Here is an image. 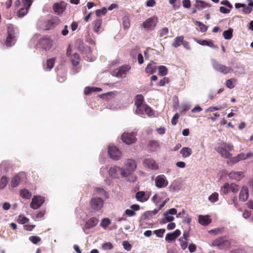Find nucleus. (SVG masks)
I'll use <instances>...</instances> for the list:
<instances>
[{
  "label": "nucleus",
  "instance_id": "f257e3e1",
  "mask_svg": "<svg viewBox=\"0 0 253 253\" xmlns=\"http://www.w3.org/2000/svg\"><path fill=\"white\" fill-rule=\"evenodd\" d=\"M234 147L230 143H223L220 146L215 147L214 149L224 158H230L232 156L230 153L233 150Z\"/></svg>",
  "mask_w": 253,
  "mask_h": 253
},
{
  "label": "nucleus",
  "instance_id": "f03ea898",
  "mask_svg": "<svg viewBox=\"0 0 253 253\" xmlns=\"http://www.w3.org/2000/svg\"><path fill=\"white\" fill-rule=\"evenodd\" d=\"M231 243L226 236H221L213 240L212 246L216 247L219 250L228 249L230 248Z\"/></svg>",
  "mask_w": 253,
  "mask_h": 253
},
{
  "label": "nucleus",
  "instance_id": "7ed1b4c3",
  "mask_svg": "<svg viewBox=\"0 0 253 253\" xmlns=\"http://www.w3.org/2000/svg\"><path fill=\"white\" fill-rule=\"evenodd\" d=\"M7 34L8 35L5 42V44L6 46L9 47L14 44L16 41L15 29L12 26L8 27Z\"/></svg>",
  "mask_w": 253,
  "mask_h": 253
},
{
  "label": "nucleus",
  "instance_id": "20e7f679",
  "mask_svg": "<svg viewBox=\"0 0 253 253\" xmlns=\"http://www.w3.org/2000/svg\"><path fill=\"white\" fill-rule=\"evenodd\" d=\"M136 133L134 132H124L122 135V139L123 141L127 145H130L135 143L136 141Z\"/></svg>",
  "mask_w": 253,
  "mask_h": 253
},
{
  "label": "nucleus",
  "instance_id": "39448f33",
  "mask_svg": "<svg viewBox=\"0 0 253 253\" xmlns=\"http://www.w3.org/2000/svg\"><path fill=\"white\" fill-rule=\"evenodd\" d=\"M104 201L101 198L93 197L90 201V206L93 210L98 211L102 209Z\"/></svg>",
  "mask_w": 253,
  "mask_h": 253
},
{
  "label": "nucleus",
  "instance_id": "423d86ee",
  "mask_svg": "<svg viewBox=\"0 0 253 253\" xmlns=\"http://www.w3.org/2000/svg\"><path fill=\"white\" fill-rule=\"evenodd\" d=\"M108 154L110 158L114 160H118L121 156V152L115 146H109Z\"/></svg>",
  "mask_w": 253,
  "mask_h": 253
},
{
  "label": "nucleus",
  "instance_id": "0eeeda50",
  "mask_svg": "<svg viewBox=\"0 0 253 253\" xmlns=\"http://www.w3.org/2000/svg\"><path fill=\"white\" fill-rule=\"evenodd\" d=\"M213 68L217 71L224 74H227L233 71L230 67H227L225 65L215 62L213 63Z\"/></svg>",
  "mask_w": 253,
  "mask_h": 253
},
{
  "label": "nucleus",
  "instance_id": "6e6552de",
  "mask_svg": "<svg viewBox=\"0 0 253 253\" xmlns=\"http://www.w3.org/2000/svg\"><path fill=\"white\" fill-rule=\"evenodd\" d=\"M23 7L21 8L17 12V15L19 17H22L27 13L28 10L33 2L32 0H23Z\"/></svg>",
  "mask_w": 253,
  "mask_h": 253
},
{
  "label": "nucleus",
  "instance_id": "1a4fd4ad",
  "mask_svg": "<svg viewBox=\"0 0 253 253\" xmlns=\"http://www.w3.org/2000/svg\"><path fill=\"white\" fill-rule=\"evenodd\" d=\"M155 182L156 186L159 188L166 187L169 183L166 177L163 174L158 175L155 179Z\"/></svg>",
  "mask_w": 253,
  "mask_h": 253
},
{
  "label": "nucleus",
  "instance_id": "9d476101",
  "mask_svg": "<svg viewBox=\"0 0 253 253\" xmlns=\"http://www.w3.org/2000/svg\"><path fill=\"white\" fill-rule=\"evenodd\" d=\"M130 67L129 65H124L120 68L116 69L114 73L118 78H125L126 73L130 70Z\"/></svg>",
  "mask_w": 253,
  "mask_h": 253
},
{
  "label": "nucleus",
  "instance_id": "9b49d317",
  "mask_svg": "<svg viewBox=\"0 0 253 253\" xmlns=\"http://www.w3.org/2000/svg\"><path fill=\"white\" fill-rule=\"evenodd\" d=\"M144 97L141 94H138L136 95L135 99V105L136 106V112L137 114H143L141 111V108L143 106Z\"/></svg>",
  "mask_w": 253,
  "mask_h": 253
},
{
  "label": "nucleus",
  "instance_id": "f8f14e48",
  "mask_svg": "<svg viewBox=\"0 0 253 253\" xmlns=\"http://www.w3.org/2000/svg\"><path fill=\"white\" fill-rule=\"evenodd\" d=\"M44 201V198L42 196L34 197L30 204V207L33 209H37L42 206Z\"/></svg>",
  "mask_w": 253,
  "mask_h": 253
},
{
  "label": "nucleus",
  "instance_id": "ddd939ff",
  "mask_svg": "<svg viewBox=\"0 0 253 253\" xmlns=\"http://www.w3.org/2000/svg\"><path fill=\"white\" fill-rule=\"evenodd\" d=\"M60 23V20L59 18L56 16H54L50 20L45 22V29L47 30L51 29L58 25Z\"/></svg>",
  "mask_w": 253,
  "mask_h": 253
},
{
  "label": "nucleus",
  "instance_id": "4468645a",
  "mask_svg": "<svg viewBox=\"0 0 253 253\" xmlns=\"http://www.w3.org/2000/svg\"><path fill=\"white\" fill-rule=\"evenodd\" d=\"M157 22V17L156 16H152L146 20L143 23L142 26L144 28L149 29L152 27L156 26Z\"/></svg>",
  "mask_w": 253,
  "mask_h": 253
},
{
  "label": "nucleus",
  "instance_id": "2eb2a0df",
  "mask_svg": "<svg viewBox=\"0 0 253 253\" xmlns=\"http://www.w3.org/2000/svg\"><path fill=\"white\" fill-rule=\"evenodd\" d=\"M40 44L42 48L49 49L52 45V41L48 37H44L40 40Z\"/></svg>",
  "mask_w": 253,
  "mask_h": 253
},
{
  "label": "nucleus",
  "instance_id": "dca6fc26",
  "mask_svg": "<svg viewBox=\"0 0 253 253\" xmlns=\"http://www.w3.org/2000/svg\"><path fill=\"white\" fill-rule=\"evenodd\" d=\"M121 175L123 177H126V180L130 182H135L137 178L135 175L125 169H121Z\"/></svg>",
  "mask_w": 253,
  "mask_h": 253
},
{
  "label": "nucleus",
  "instance_id": "f3484780",
  "mask_svg": "<svg viewBox=\"0 0 253 253\" xmlns=\"http://www.w3.org/2000/svg\"><path fill=\"white\" fill-rule=\"evenodd\" d=\"M143 165L145 167L148 168L152 169H158V165L156 161L151 158L146 159L143 162Z\"/></svg>",
  "mask_w": 253,
  "mask_h": 253
},
{
  "label": "nucleus",
  "instance_id": "a211bd4d",
  "mask_svg": "<svg viewBox=\"0 0 253 253\" xmlns=\"http://www.w3.org/2000/svg\"><path fill=\"white\" fill-rule=\"evenodd\" d=\"M245 176L243 171H232L228 174V177L231 179L240 181Z\"/></svg>",
  "mask_w": 253,
  "mask_h": 253
},
{
  "label": "nucleus",
  "instance_id": "6ab92c4d",
  "mask_svg": "<svg viewBox=\"0 0 253 253\" xmlns=\"http://www.w3.org/2000/svg\"><path fill=\"white\" fill-rule=\"evenodd\" d=\"M181 234V231L179 229H176L173 233H168L165 238V240L169 243L174 241Z\"/></svg>",
  "mask_w": 253,
  "mask_h": 253
},
{
  "label": "nucleus",
  "instance_id": "aec40b11",
  "mask_svg": "<svg viewBox=\"0 0 253 253\" xmlns=\"http://www.w3.org/2000/svg\"><path fill=\"white\" fill-rule=\"evenodd\" d=\"M121 169H120L117 166L111 167L108 171L109 175L112 178H117L118 177V172H120L121 173Z\"/></svg>",
  "mask_w": 253,
  "mask_h": 253
},
{
  "label": "nucleus",
  "instance_id": "412c9836",
  "mask_svg": "<svg viewBox=\"0 0 253 253\" xmlns=\"http://www.w3.org/2000/svg\"><path fill=\"white\" fill-rule=\"evenodd\" d=\"M198 221L199 223L203 226H207L211 222V219L208 215H199Z\"/></svg>",
  "mask_w": 253,
  "mask_h": 253
},
{
  "label": "nucleus",
  "instance_id": "4be33fe9",
  "mask_svg": "<svg viewBox=\"0 0 253 253\" xmlns=\"http://www.w3.org/2000/svg\"><path fill=\"white\" fill-rule=\"evenodd\" d=\"M249 191L247 187L244 186L239 194V200L243 202L246 201L249 197Z\"/></svg>",
  "mask_w": 253,
  "mask_h": 253
},
{
  "label": "nucleus",
  "instance_id": "5701e85b",
  "mask_svg": "<svg viewBox=\"0 0 253 253\" xmlns=\"http://www.w3.org/2000/svg\"><path fill=\"white\" fill-rule=\"evenodd\" d=\"M135 198L136 200L141 203L147 201L149 196H147L144 191H138L135 194Z\"/></svg>",
  "mask_w": 253,
  "mask_h": 253
},
{
  "label": "nucleus",
  "instance_id": "b1692460",
  "mask_svg": "<svg viewBox=\"0 0 253 253\" xmlns=\"http://www.w3.org/2000/svg\"><path fill=\"white\" fill-rule=\"evenodd\" d=\"M126 169L125 170H128L131 172L134 171L136 168V164L135 162L132 159L128 160L126 164Z\"/></svg>",
  "mask_w": 253,
  "mask_h": 253
},
{
  "label": "nucleus",
  "instance_id": "393cba45",
  "mask_svg": "<svg viewBox=\"0 0 253 253\" xmlns=\"http://www.w3.org/2000/svg\"><path fill=\"white\" fill-rule=\"evenodd\" d=\"M98 220L95 217H91L85 223V227L87 229H90L95 227L98 223Z\"/></svg>",
  "mask_w": 253,
  "mask_h": 253
},
{
  "label": "nucleus",
  "instance_id": "a878e982",
  "mask_svg": "<svg viewBox=\"0 0 253 253\" xmlns=\"http://www.w3.org/2000/svg\"><path fill=\"white\" fill-rule=\"evenodd\" d=\"M160 146V142L158 140H152L149 142L148 147L150 151H156Z\"/></svg>",
  "mask_w": 253,
  "mask_h": 253
},
{
  "label": "nucleus",
  "instance_id": "bb28decb",
  "mask_svg": "<svg viewBox=\"0 0 253 253\" xmlns=\"http://www.w3.org/2000/svg\"><path fill=\"white\" fill-rule=\"evenodd\" d=\"M235 7L236 8H239L240 7H243L244 9L243 10L244 13L246 14H249L251 12L253 9L251 7V6H246L245 4L240 3H236L235 4Z\"/></svg>",
  "mask_w": 253,
  "mask_h": 253
},
{
  "label": "nucleus",
  "instance_id": "cd10ccee",
  "mask_svg": "<svg viewBox=\"0 0 253 253\" xmlns=\"http://www.w3.org/2000/svg\"><path fill=\"white\" fill-rule=\"evenodd\" d=\"M102 23V20L100 18H97L93 22V29L96 33H99L100 32Z\"/></svg>",
  "mask_w": 253,
  "mask_h": 253
},
{
  "label": "nucleus",
  "instance_id": "c85d7f7f",
  "mask_svg": "<svg viewBox=\"0 0 253 253\" xmlns=\"http://www.w3.org/2000/svg\"><path fill=\"white\" fill-rule=\"evenodd\" d=\"M183 158L189 157L192 153V149L189 147H183L180 151Z\"/></svg>",
  "mask_w": 253,
  "mask_h": 253
},
{
  "label": "nucleus",
  "instance_id": "c756f323",
  "mask_svg": "<svg viewBox=\"0 0 253 253\" xmlns=\"http://www.w3.org/2000/svg\"><path fill=\"white\" fill-rule=\"evenodd\" d=\"M184 40V37L183 36L176 37L172 43L173 47L177 48L182 44Z\"/></svg>",
  "mask_w": 253,
  "mask_h": 253
},
{
  "label": "nucleus",
  "instance_id": "7c9ffc66",
  "mask_svg": "<svg viewBox=\"0 0 253 253\" xmlns=\"http://www.w3.org/2000/svg\"><path fill=\"white\" fill-rule=\"evenodd\" d=\"M197 42L202 45H206L211 47H215L212 41L211 40H198Z\"/></svg>",
  "mask_w": 253,
  "mask_h": 253
},
{
  "label": "nucleus",
  "instance_id": "2f4dec72",
  "mask_svg": "<svg viewBox=\"0 0 253 253\" xmlns=\"http://www.w3.org/2000/svg\"><path fill=\"white\" fill-rule=\"evenodd\" d=\"M72 64L74 66H77L80 61V57L77 53L73 54L71 57Z\"/></svg>",
  "mask_w": 253,
  "mask_h": 253
},
{
  "label": "nucleus",
  "instance_id": "473e14b6",
  "mask_svg": "<svg viewBox=\"0 0 253 253\" xmlns=\"http://www.w3.org/2000/svg\"><path fill=\"white\" fill-rule=\"evenodd\" d=\"M53 9L54 11L60 14L63 13L64 10V8L60 3H55L53 6Z\"/></svg>",
  "mask_w": 253,
  "mask_h": 253
},
{
  "label": "nucleus",
  "instance_id": "72a5a7b5",
  "mask_svg": "<svg viewBox=\"0 0 253 253\" xmlns=\"http://www.w3.org/2000/svg\"><path fill=\"white\" fill-rule=\"evenodd\" d=\"M157 67L152 64H148L145 68V72L149 74H152L156 71Z\"/></svg>",
  "mask_w": 253,
  "mask_h": 253
},
{
  "label": "nucleus",
  "instance_id": "f704fd0d",
  "mask_svg": "<svg viewBox=\"0 0 253 253\" xmlns=\"http://www.w3.org/2000/svg\"><path fill=\"white\" fill-rule=\"evenodd\" d=\"M20 196L24 199H29L32 196L31 193L27 189H22L20 192Z\"/></svg>",
  "mask_w": 253,
  "mask_h": 253
},
{
  "label": "nucleus",
  "instance_id": "c9c22d12",
  "mask_svg": "<svg viewBox=\"0 0 253 253\" xmlns=\"http://www.w3.org/2000/svg\"><path fill=\"white\" fill-rule=\"evenodd\" d=\"M196 7L199 8H205L207 7H210L211 5L204 1H202L201 0H196Z\"/></svg>",
  "mask_w": 253,
  "mask_h": 253
},
{
  "label": "nucleus",
  "instance_id": "e433bc0d",
  "mask_svg": "<svg viewBox=\"0 0 253 253\" xmlns=\"http://www.w3.org/2000/svg\"><path fill=\"white\" fill-rule=\"evenodd\" d=\"M21 182V179L18 175L14 176L11 179V184L12 187L17 186Z\"/></svg>",
  "mask_w": 253,
  "mask_h": 253
},
{
  "label": "nucleus",
  "instance_id": "4c0bfd02",
  "mask_svg": "<svg viewBox=\"0 0 253 253\" xmlns=\"http://www.w3.org/2000/svg\"><path fill=\"white\" fill-rule=\"evenodd\" d=\"M239 161L244 160L247 158H251L253 156V153H249L247 154L244 153H241L238 155Z\"/></svg>",
  "mask_w": 253,
  "mask_h": 253
},
{
  "label": "nucleus",
  "instance_id": "58836bf2",
  "mask_svg": "<svg viewBox=\"0 0 253 253\" xmlns=\"http://www.w3.org/2000/svg\"><path fill=\"white\" fill-rule=\"evenodd\" d=\"M223 36L225 39L230 40L233 36V30L229 29L223 32Z\"/></svg>",
  "mask_w": 253,
  "mask_h": 253
},
{
  "label": "nucleus",
  "instance_id": "ea45409f",
  "mask_svg": "<svg viewBox=\"0 0 253 253\" xmlns=\"http://www.w3.org/2000/svg\"><path fill=\"white\" fill-rule=\"evenodd\" d=\"M159 75L161 76H164L168 73V69L165 66H160L158 67Z\"/></svg>",
  "mask_w": 253,
  "mask_h": 253
},
{
  "label": "nucleus",
  "instance_id": "a19ab883",
  "mask_svg": "<svg viewBox=\"0 0 253 253\" xmlns=\"http://www.w3.org/2000/svg\"><path fill=\"white\" fill-rule=\"evenodd\" d=\"M144 110L145 112L149 116H151L153 115L152 109L146 104H144L141 108V111Z\"/></svg>",
  "mask_w": 253,
  "mask_h": 253
},
{
  "label": "nucleus",
  "instance_id": "79ce46f5",
  "mask_svg": "<svg viewBox=\"0 0 253 253\" xmlns=\"http://www.w3.org/2000/svg\"><path fill=\"white\" fill-rule=\"evenodd\" d=\"M236 82V80L235 79L227 80L226 82V85L228 88L232 89L234 87L235 85L234 84V82Z\"/></svg>",
  "mask_w": 253,
  "mask_h": 253
},
{
  "label": "nucleus",
  "instance_id": "37998d69",
  "mask_svg": "<svg viewBox=\"0 0 253 253\" xmlns=\"http://www.w3.org/2000/svg\"><path fill=\"white\" fill-rule=\"evenodd\" d=\"M218 200V194L216 192L212 193L209 197V200L211 203H214Z\"/></svg>",
  "mask_w": 253,
  "mask_h": 253
},
{
  "label": "nucleus",
  "instance_id": "c03bdc74",
  "mask_svg": "<svg viewBox=\"0 0 253 253\" xmlns=\"http://www.w3.org/2000/svg\"><path fill=\"white\" fill-rule=\"evenodd\" d=\"M111 223V221L110 219L107 218H103L100 223V225L103 228H106L107 226H108Z\"/></svg>",
  "mask_w": 253,
  "mask_h": 253
},
{
  "label": "nucleus",
  "instance_id": "a18cd8bd",
  "mask_svg": "<svg viewBox=\"0 0 253 253\" xmlns=\"http://www.w3.org/2000/svg\"><path fill=\"white\" fill-rule=\"evenodd\" d=\"M29 221V219L26 217L20 215L17 219V222L19 224H25Z\"/></svg>",
  "mask_w": 253,
  "mask_h": 253
},
{
  "label": "nucleus",
  "instance_id": "49530a36",
  "mask_svg": "<svg viewBox=\"0 0 253 253\" xmlns=\"http://www.w3.org/2000/svg\"><path fill=\"white\" fill-rule=\"evenodd\" d=\"M226 107V105H223L222 106H220L219 107H210L207 109L206 112H212L216 110H220L222 109L225 108Z\"/></svg>",
  "mask_w": 253,
  "mask_h": 253
},
{
  "label": "nucleus",
  "instance_id": "de8ad7c7",
  "mask_svg": "<svg viewBox=\"0 0 253 253\" xmlns=\"http://www.w3.org/2000/svg\"><path fill=\"white\" fill-rule=\"evenodd\" d=\"M29 240L34 244H37L41 241V238L37 236H31L29 237Z\"/></svg>",
  "mask_w": 253,
  "mask_h": 253
},
{
  "label": "nucleus",
  "instance_id": "09e8293b",
  "mask_svg": "<svg viewBox=\"0 0 253 253\" xmlns=\"http://www.w3.org/2000/svg\"><path fill=\"white\" fill-rule=\"evenodd\" d=\"M107 10L106 8L103 7V8H102L101 9H97L95 11V14L97 17H100L101 15H105L106 13H107Z\"/></svg>",
  "mask_w": 253,
  "mask_h": 253
},
{
  "label": "nucleus",
  "instance_id": "8fccbe9b",
  "mask_svg": "<svg viewBox=\"0 0 253 253\" xmlns=\"http://www.w3.org/2000/svg\"><path fill=\"white\" fill-rule=\"evenodd\" d=\"M221 191L224 194H227L230 191V184L228 183H225L221 187Z\"/></svg>",
  "mask_w": 253,
  "mask_h": 253
},
{
  "label": "nucleus",
  "instance_id": "3c124183",
  "mask_svg": "<svg viewBox=\"0 0 253 253\" xmlns=\"http://www.w3.org/2000/svg\"><path fill=\"white\" fill-rule=\"evenodd\" d=\"M166 230L165 229H160L158 230H156L154 231V233L156 234V235L158 237L162 238L163 237V235L165 232Z\"/></svg>",
  "mask_w": 253,
  "mask_h": 253
},
{
  "label": "nucleus",
  "instance_id": "603ef678",
  "mask_svg": "<svg viewBox=\"0 0 253 253\" xmlns=\"http://www.w3.org/2000/svg\"><path fill=\"white\" fill-rule=\"evenodd\" d=\"M179 241L180 242V245L181 249L183 250H185L188 246L187 241H186L185 240H183L182 238H180L179 239Z\"/></svg>",
  "mask_w": 253,
  "mask_h": 253
},
{
  "label": "nucleus",
  "instance_id": "864d4df0",
  "mask_svg": "<svg viewBox=\"0 0 253 253\" xmlns=\"http://www.w3.org/2000/svg\"><path fill=\"white\" fill-rule=\"evenodd\" d=\"M54 61H55L54 58H51V59H48L47 60L46 66H47V68L49 70H50L51 69H52L53 68L54 64Z\"/></svg>",
  "mask_w": 253,
  "mask_h": 253
},
{
  "label": "nucleus",
  "instance_id": "5fc2aeb1",
  "mask_svg": "<svg viewBox=\"0 0 253 253\" xmlns=\"http://www.w3.org/2000/svg\"><path fill=\"white\" fill-rule=\"evenodd\" d=\"M123 25L125 29H128L130 26V23L129 19L126 17H123Z\"/></svg>",
  "mask_w": 253,
  "mask_h": 253
},
{
  "label": "nucleus",
  "instance_id": "6e6d98bb",
  "mask_svg": "<svg viewBox=\"0 0 253 253\" xmlns=\"http://www.w3.org/2000/svg\"><path fill=\"white\" fill-rule=\"evenodd\" d=\"M7 182V177L5 176H2L0 180V189H3L6 185Z\"/></svg>",
  "mask_w": 253,
  "mask_h": 253
},
{
  "label": "nucleus",
  "instance_id": "4d7b16f0",
  "mask_svg": "<svg viewBox=\"0 0 253 253\" xmlns=\"http://www.w3.org/2000/svg\"><path fill=\"white\" fill-rule=\"evenodd\" d=\"M102 247L103 249L105 250H111L113 248L112 244L110 242H106L104 243Z\"/></svg>",
  "mask_w": 253,
  "mask_h": 253
},
{
  "label": "nucleus",
  "instance_id": "13d9d810",
  "mask_svg": "<svg viewBox=\"0 0 253 253\" xmlns=\"http://www.w3.org/2000/svg\"><path fill=\"white\" fill-rule=\"evenodd\" d=\"M197 25L199 27L200 30L202 32H205L207 30V27L202 23L201 22H197Z\"/></svg>",
  "mask_w": 253,
  "mask_h": 253
},
{
  "label": "nucleus",
  "instance_id": "bf43d9fd",
  "mask_svg": "<svg viewBox=\"0 0 253 253\" xmlns=\"http://www.w3.org/2000/svg\"><path fill=\"white\" fill-rule=\"evenodd\" d=\"M97 89H98V87H86L84 90V93L85 94L87 95L92 92L96 91Z\"/></svg>",
  "mask_w": 253,
  "mask_h": 253
},
{
  "label": "nucleus",
  "instance_id": "052dcab7",
  "mask_svg": "<svg viewBox=\"0 0 253 253\" xmlns=\"http://www.w3.org/2000/svg\"><path fill=\"white\" fill-rule=\"evenodd\" d=\"M122 245H123L124 248L127 251H130V250L131 249V245L130 244V243L128 241H123Z\"/></svg>",
  "mask_w": 253,
  "mask_h": 253
},
{
  "label": "nucleus",
  "instance_id": "680f3d73",
  "mask_svg": "<svg viewBox=\"0 0 253 253\" xmlns=\"http://www.w3.org/2000/svg\"><path fill=\"white\" fill-rule=\"evenodd\" d=\"M164 216L165 217V220L168 222H172L174 219L173 216L170 215L167 212L164 213Z\"/></svg>",
  "mask_w": 253,
  "mask_h": 253
},
{
  "label": "nucleus",
  "instance_id": "e2e57ef3",
  "mask_svg": "<svg viewBox=\"0 0 253 253\" xmlns=\"http://www.w3.org/2000/svg\"><path fill=\"white\" fill-rule=\"evenodd\" d=\"M169 83V79L167 78H163L160 82L157 84L158 86H164L166 84Z\"/></svg>",
  "mask_w": 253,
  "mask_h": 253
},
{
  "label": "nucleus",
  "instance_id": "0e129e2a",
  "mask_svg": "<svg viewBox=\"0 0 253 253\" xmlns=\"http://www.w3.org/2000/svg\"><path fill=\"white\" fill-rule=\"evenodd\" d=\"M230 191H231L233 193H237L239 187L238 185H236L234 183H232L230 185Z\"/></svg>",
  "mask_w": 253,
  "mask_h": 253
},
{
  "label": "nucleus",
  "instance_id": "69168bd1",
  "mask_svg": "<svg viewBox=\"0 0 253 253\" xmlns=\"http://www.w3.org/2000/svg\"><path fill=\"white\" fill-rule=\"evenodd\" d=\"M179 117V115L177 113L174 114L171 121L172 125H176L177 124Z\"/></svg>",
  "mask_w": 253,
  "mask_h": 253
},
{
  "label": "nucleus",
  "instance_id": "338daca9",
  "mask_svg": "<svg viewBox=\"0 0 253 253\" xmlns=\"http://www.w3.org/2000/svg\"><path fill=\"white\" fill-rule=\"evenodd\" d=\"M169 32V29L168 28H164L162 29L159 32V35L160 37H162L168 34Z\"/></svg>",
  "mask_w": 253,
  "mask_h": 253
},
{
  "label": "nucleus",
  "instance_id": "774afa93",
  "mask_svg": "<svg viewBox=\"0 0 253 253\" xmlns=\"http://www.w3.org/2000/svg\"><path fill=\"white\" fill-rule=\"evenodd\" d=\"M239 161H240L239 160V158H238V156H236L235 157H232V158L231 157L229 158V160L228 163L233 164L237 163H238Z\"/></svg>",
  "mask_w": 253,
  "mask_h": 253
}]
</instances>
